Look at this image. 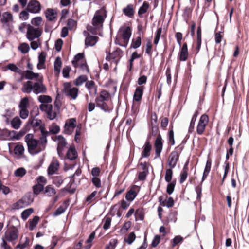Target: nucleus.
Segmentation results:
<instances>
[{
    "instance_id": "46",
    "label": "nucleus",
    "mask_w": 249,
    "mask_h": 249,
    "mask_svg": "<svg viewBox=\"0 0 249 249\" xmlns=\"http://www.w3.org/2000/svg\"><path fill=\"white\" fill-rule=\"evenodd\" d=\"M6 68L8 70H9L13 72L20 73L21 70L14 64L9 63L8 64Z\"/></svg>"
},
{
    "instance_id": "12",
    "label": "nucleus",
    "mask_w": 249,
    "mask_h": 249,
    "mask_svg": "<svg viewBox=\"0 0 249 249\" xmlns=\"http://www.w3.org/2000/svg\"><path fill=\"white\" fill-rule=\"evenodd\" d=\"M27 9L32 13H38L41 9V4L36 0H31L27 5Z\"/></svg>"
},
{
    "instance_id": "63",
    "label": "nucleus",
    "mask_w": 249,
    "mask_h": 249,
    "mask_svg": "<svg viewBox=\"0 0 249 249\" xmlns=\"http://www.w3.org/2000/svg\"><path fill=\"white\" fill-rule=\"evenodd\" d=\"M135 216L136 219L143 220L144 216L142 210L140 209L137 210L135 213Z\"/></svg>"
},
{
    "instance_id": "11",
    "label": "nucleus",
    "mask_w": 249,
    "mask_h": 249,
    "mask_svg": "<svg viewBox=\"0 0 249 249\" xmlns=\"http://www.w3.org/2000/svg\"><path fill=\"white\" fill-rule=\"evenodd\" d=\"M76 126V120L75 118H71L67 120L64 125V131L65 133L70 135L74 131Z\"/></svg>"
},
{
    "instance_id": "3",
    "label": "nucleus",
    "mask_w": 249,
    "mask_h": 249,
    "mask_svg": "<svg viewBox=\"0 0 249 249\" xmlns=\"http://www.w3.org/2000/svg\"><path fill=\"white\" fill-rule=\"evenodd\" d=\"M72 63L74 67L80 68L82 72H89V69L86 61L84 59L83 53H78L75 55Z\"/></svg>"
},
{
    "instance_id": "14",
    "label": "nucleus",
    "mask_w": 249,
    "mask_h": 249,
    "mask_svg": "<svg viewBox=\"0 0 249 249\" xmlns=\"http://www.w3.org/2000/svg\"><path fill=\"white\" fill-rule=\"evenodd\" d=\"M122 52L121 50L117 48L111 53H109L106 56L107 60H112L115 64H117L120 58L122 57Z\"/></svg>"
},
{
    "instance_id": "13",
    "label": "nucleus",
    "mask_w": 249,
    "mask_h": 249,
    "mask_svg": "<svg viewBox=\"0 0 249 249\" xmlns=\"http://www.w3.org/2000/svg\"><path fill=\"white\" fill-rule=\"evenodd\" d=\"M1 22L5 26L10 27L14 22V18L11 13L8 12L3 13L0 19Z\"/></svg>"
},
{
    "instance_id": "18",
    "label": "nucleus",
    "mask_w": 249,
    "mask_h": 249,
    "mask_svg": "<svg viewBox=\"0 0 249 249\" xmlns=\"http://www.w3.org/2000/svg\"><path fill=\"white\" fill-rule=\"evenodd\" d=\"M85 36H87L85 44L86 46H93L97 42L98 37L96 36L89 35L86 31L83 32Z\"/></svg>"
},
{
    "instance_id": "47",
    "label": "nucleus",
    "mask_w": 249,
    "mask_h": 249,
    "mask_svg": "<svg viewBox=\"0 0 249 249\" xmlns=\"http://www.w3.org/2000/svg\"><path fill=\"white\" fill-rule=\"evenodd\" d=\"M136 235L134 232H132L129 234L127 237L124 239V241L128 244H131L135 240Z\"/></svg>"
},
{
    "instance_id": "6",
    "label": "nucleus",
    "mask_w": 249,
    "mask_h": 249,
    "mask_svg": "<svg viewBox=\"0 0 249 249\" xmlns=\"http://www.w3.org/2000/svg\"><path fill=\"white\" fill-rule=\"evenodd\" d=\"M18 237V230L14 227H10L5 232L4 236L2 238L8 242H13L16 240Z\"/></svg>"
},
{
    "instance_id": "28",
    "label": "nucleus",
    "mask_w": 249,
    "mask_h": 249,
    "mask_svg": "<svg viewBox=\"0 0 249 249\" xmlns=\"http://www.w3.org/2000/svg\"><path fill=\"white\" fill-rule=\"evenodd\" d=\"M33 83L31 81H28L25 82L21 89L22 91L28 94L33 91Z\"/></svg>"
},
{
    "instance_id": "7",
    "label": "nucleus",
    "mask_w": 249,
    "mask_h": 249,
    "mask_svg": "<svg viewBox=\"0 0 249 249\" xmlns=\"http://www.w3.org/2000/svg\"><path fill=\"white\" fill-rule=\"evenodd\" d=\"M27 38L30 41L38 38L41 35V31L33 26L27 25Z\"/></svg>"
},
{
    "instance_id": "44",
    "label": "nucleus",
    "mask_w": 249,
    "mask_h": 249,
    "mask_svg": "<svg viewBox=\"0 0 249 249\" xmlns=\"http://www.w3.org/2000/svg\"><path fill=\"white\" fill-rule=\"evenodd\" d=\"M136 193L133 190H130L125 196L126 199L130 201H132L136 197Z\"/></svg>"
},
{
    "instance_id": "10",
    "label": "nucleus",
    "mask_w": 249,
    "mask_h": 249,
    "mask_svg": "<svg viewBox=\"0 0 249 249\" xmlns=\"http://www.w3.org/2000/svg\"><path fill=\"white\" fill-rule=\"evenodd\" d=\"M208 122L209 118L207 115L204 114L201 116L196 127L198 134L201 135L203 133Z\"/></svg>"
},
{
    "instance_id": "57",
    "label": "nucleus",
    "mask_w": 249,
    "mask_h": 249,
    "mask_svg": "<svg viewBox=\"0 0 249 249\" xmlns=\"http://www.w3.org/2000/svg\"><path fill=\"white\" fill-rule=\"evenodd\" d=\"M29 112L27 108H20V116L23 119H25L28 117Z\"/></svg>"
},
{
    "instance_id": "29",
    "label": "nucleus",
    "mask_w": 249,
    "mask_h": 249,
    "mask_svg": "<svg viewBox=\"0 0 249 249\" xmlns=\"http://www.w3.org/2000/svg\"><path fill=\"white\" fill-rule=\"evenodd\" d=\"M59 164L57 161H53L50 165L48 169V173L49 175H53L58 170Z\"/></svg>"
},
{
    "instance_id": "17",
    "label": "nucleus",
    "mask_w": 249,
    "mask_h": 249,
    "mask_svg": "<svg viewBox=\"0 0 249 249\" xmlns=\"http://www.w3.org/2000/svg\"><path fill=\"white\" fill-rule=\"evenodd\" d=\"M32 202V200H30L28 196H24L15 203L13 207L16 209L22 208L28 206Z\"/></svg>"
},
{
    "instance_id": "39",
    "label": "nucleus",
    "mask_w": 249,
    "mask_h": 249,
    "mask_svg": "<svg viewBox=\"0 0 249 249\" xmlns=\"http://www.w3.org/2000/svg\"><path fill=\"white\" fill-rule=\"evenodd\" d=\"M21 124V121L18 117H14L11 121V124L15 129H18Z\"/></svg>"
},
{
    "instance_id": "61",
    "label": "nucleus",
    "mask_w": 249,
    "mask_h": 249,
    "mask_svg": "<svg viewBox=\"0 0 249 249\" xmlns=\"http://www.w3.org/2000/svg\"><path fill=\"white\" fill-rule=\"evenodd\" d=\"M177 220V213L175 212L171 213L168 216L167 222H173L175 223Z\"/></svg>"
},
{
    "instance_id": "36",
    "label": "nucleus",
    "mask_w": 249,
    "mask_h": 249,
    "mask_svg": "<svg viewBox=\"0 0 249 249\" xmlns=\"http://www.w3.org/2000/svg\"><path fill=\"white\" fill-rule=\"evenodd\" d=\"M159 200L161 205L166 206L168 208L172 207L174 205V200L171 197H169L167 201H162V197L160 196L159 198Z\"/></svg>"
},
{
    "instance_id": "8",
    "label": "nucleus",
    "mask_w": 249,
    "mask_h": 249,
    "mask_svg": "<svg viewBox=\"0 0 249 249\" xmlns=\"http://www.w3.org/2000/svg\"><path fill=\"white\" fill-rule=\"evenodd\" d=\"M43 79H40L33 83V92L36 94L45 93L47 92L46 86L43 83Z\"/></svg>"
},
{
    "instance_id": "41",
    "label": "nucleus",
    "mask_w": 249,
    "mask_h": 249,
    "mask_svg": "<svg viewBox=\"0 0 249 249\" xmlns=\"http://www.w3.org/2000/svg\"><path fill=\"white\" fill-rule=\"evenodd\" d=\"M39 220V217L37 216H35L33 219L29 221V229L30 230H33L37 224Z\"/></svg>"
},
{
    "instance_id": "4",
    "label": "nucleus",
    "mask_w": 249,
    "mask_h": 249,
    "mask_svg": "<svg viewBox=\"0 0 249 249\" xmlns=\"http://www.w3.org/2000/svg\"><path fill=\"white\" fill-rule=\"evenodd\" d=\"M119 33L123 40V43L119 42V40L117 39L115 41L116 43L118 44L120 46L126 47L131 35V29L129 27L122 28L120 29Z\"/></svg>"
},
{
    "instance_id": "1",
    "label": "nucleus",
    "mask_w": 249,
    "mask_h": 249,
    "mask_svg": "<svg viewBox=\"0 0 249 249\" xmlns=\"http://www.w3.org/2000/svg\"><path fill=\"white\" fill-rule=\"evenodd\" d=\"M41 136L37 141L32 134H28L25 138V142L28 146L29 152L32 155H35L45 150L47 142V136L48 132L41 128Z\"/></svg>"
},
{
    "instance_id": "21",
    "label": "nucleus",
    "mask_w": 249,
    "mask_h": 249,
    "mask_svg": "<svg viewBox=\"0 0 249 249\" xmlns=\"http://www.w3.org/2000/svg\"><path fill=\"white\" fill-rule=\"evenodd\" d=\"M85 87L88 89L91 96L95 95L97 93V88L93 81H88L85 84Z\"/></svg>"
},
{
    "instance_id": "35",
    "label": "nucleus",
    "mask_w": 249,
    "mask_h": 249,
    "mask_svg": "<svg viewBox=\"0 0 249 249\" xmlns=\"http://www.w3.org/2000/svg\"><path fill=\"white\" fill-rule=\"evenodd\" d=\"M151 149V145L149 142H146L143 146V150L142 153V157H147L149 155Z\"/></svg>"
},
{
    "instance_id": "9",
    "label": "nucleus",
    "mask_w": 249,
    "mask_h": 249,
    "mask_svg": "<svg viewBox=\"0 0 249 249\" xmlns=\"http://www.w3.org/2000/svg\"><path fill=\"white\" fill-rule=\"evenodd\" d=\"M40 109L46 113L48 118L50 120L54 119L56 116V112L54 109L51 104H41Z\"/></svg>"
},
{
    "instance_id": "24",
    "label": "nucleus",
    "mask_w": 249,
    "mask_h": 249,
    "mask_svg": "<svg viewBox=\"0 0 249 249\" xmlns=\"http://www.w3.org/2000/svg\"><path fill=\"white\" fill-rule=\"evenodd\" d=\"M96 105L105 112L110 111L113 109L111 104H109V101L96 103Z\"/></svg>"
},
{
    "instance_id": "50",
    "label": "nucleus",
    "mask_w": 249,
    "mask_h": 249,
    "mask_svg": "<svg viewBox=\"0 0 249 249\" xmlns=\"http://www.w3.org/2000/svg\"><path fill=\"white\" fill-rule=\"evenodd\" d=\"M29 105V99L27 97H24L21 99L19 105L20 108H27Z\"/></svg>"
},
{
    "instance_id": "54",
    "label": "nucleus",
    "mask_w": 249,
    "mask_h": 249,
    "mask_svg": "<svg viewBox=\"0 0 249 249\" xmlns=\"http://www.w3.org/2000/svg\"><path fill=\"white\" fill-rule=\"evenodd\" d=\"M63 182V179L60 176H56L53 178V183L57 186H60Z\"/></svg>"
},
{
    "instance_id": "23",
    "label": "nucleus",
    "mask_w": 249,
    "mask_h": 249,
    "mask_svg": "<svg viewBox=\"0 0 249 249\" xmlns=\"http://www.w3.org/2000/svg\"><path fill=\"white\" fill-rule=\"evenodd\" d=\"M144 88L143 86L138 87L134 92L133 101L139 102L141 100L143 93Z\"/></svg>"
},
{
    "instance_id": "26",
    "label": "nucleus",
    "mask_w": 249,
    "mask_h": 249,
    "mask_svg": "<svg viewBox=\"0 0 249 249\" xmlns=\"http://www.w3.org/2000/svg\"><path fill=\"white\" fill-rule=\"evenodd\" d=\"M188 48L186 43H184L179 53V59L180 61H185L188 57Z\"/></svg>"
},
{
    "instance_id": "19",
    "label": "nucleus",
    "mask_w": 249,
    "mask_h": 249,
    "mask_svg": "<svg viewBox=\"0 0 249 249\" xmlns=\"http://www.w3.org/2000/svg\"><path fill=\"white\" fill-rule=\"evenodd\" d=\"M23 74L27 79L38 80L40 79H43V76L38 73H35L32 71H25L23 72Z\"/></svg>"
},
{
    "instance_id": "58",
    "label": "nucleus",
    "mask_w": 249,
    "mask_h": 249,
    "mask_svg": "<svg viewBox=\"0 0 249 249\" xmlns=\"http://www.w3.org/2000/svg\"><path fill=\"white\" fill-rule=\"evenodd\" d=\"M103 220L105 222L103 225V228L104 230H107L110 226L111 219L110 217H105Z\"/></svg>"
},
{
    "instance_id": "37",
    "label": "nucleus",
    "mask_w": 249,
    "mask_h": 249,
    "mask_svg": "<svg viewBox=\"0 0 249 249\" xmlns=\"http://www.w3.org/2000/svg\"><path fill=\"white\" fill-rule=\"evenodd\" d=\"M62 62L60 57H57L54 63V71L56 74H58L60 71Z\"/></svg>"
},
{
    "instance_id": "60",
    "label": "nucleus",
    "mask_w": 249,
    "mask_h": 249,
    "mask_svg": "<svg viewBox=\"0 0 249 249\" xmlns=\"http://www.w3.org/2000/svg\"><path fill=\"white\" fill-rule=\"evenodd\" d=\"M34 192L35 194H38L43 189V185L38 183L34 186Z\"/></svg>"
},
{
    "instance_id": "31",
    "label": "nucleus",
    "mask_w": 249,
    "mask_h": 249,
    "mask_svg": "<svg viewBox=\"0 0 249 249\" xmlns=\"http://www.w3.org/2000/svg\"><path fill=\"white\" fill-rule=\"evenodd\" d=\"M45 15L46 18L50 21H53L56 18V13L52 9H48Z\"/></svg>"
},
{
    "instance_id": "55",
    "label": "nucleus",
    "mask_w": 249,
    "mask_h": 249,
    "mask_svg": "<svg viewBox=\"0 0 249 249\" xmlns=\"http://www.w3.org/2000/svg\"><path fill=\"white\" fill-rule=\"evenodd\" d=\"M173 172L171 169H167L166 171L165 179L167 182H170L172 178Z\"/></svg>"
},
{
    "instance_id": "42",
    "label": "nucleus",
    "mask_w": 249,
    "mask_h": 249,
    "mask_svg": "<svg viewBox=\"0 0 249 249\" xmlns=\"http://www.w3.org/2000/svg\"><path fill=\"white\" fill-rule=\"evenodd\" d=\"M18 49L23 53H26L29 52L30 47L26 43H22L18 46Z\"/></svg>"
},
{
    "instance_id": "22",
    "label": "nucleus",
    "mask_w": 249,
    "mask_h": 249,
    "mask_svg": "<svg viewBox=\"0 0 249 249\" xmlns=\"http://www.w3.org/2000/svg\"><path fill=\"white\" fill-rule=\"evenodd\" d=\"M110 98V94L109 93L106 91H102L99 96L96 98V103L103 102H108Z\"/></svg>"
},
{
    "instance_id": "30",
    "label": "nucleus",
    "mask_w": 249,
    "mask_h": 249,
    "mask_svg": "<svg viewBox=\"0 0 249 249\" xmlns=\"http://www.w3.org/2000/svg\"><path fill=\"white\" fill-rule=\"evenodd\" d=\"M187 165L188 162H186L184 165L182 169V170L180 173L179 179L180 183H182L183 182H184L188 176V168Z\"/></svg>"
},
{
    "instance_id": "16",
    "label": "nucleus",
    "mask_w": 249,
    "mask_h": 249,
    "mask_svg": "<svg viewBox=\"0 0 249 249\" xmlns=\"http://www.w3.org/2000/svg\"><path fill=\"white\" fill-rule=\"evenodd\" d=\"M178 157L179 153L177 151H174L170 153L168 159V164L171 169L176 166Z\"/></svg>"
},
{
    "instance_id": "34",
    "label": "nucleus",
    "mask_w": 249,
    "mask_h": 249,
    "mask_svg": "<svg viewBox=\"0 0 249 249\" xmlns=\"http://www.w3.org/2000/svg\"><path fill=\"white\" fill-rule=\"evenodd\" d=\"M211 164H212V161L211 159H208L206 162V166L205 167V169L204 171L202 178V181H203L207 176L208 175L211 167Z\"/></svg>"
},
{
    "instance_id": "25",
    "label": "nucleus",
    "mask_w": 249,
    "mask_h": 249,
    "mask_svg": "<svg viewBox=\"0 0 249 249\" xmlns=\"http://www.w3.org/2000/svg\"><path fill=\"white\" fill-rule=\"evenodd\" d=\"M24 152V148L23 146L20 143L17 144L14 149V155L18 158H20L23 156Z\"/></svg>"
},
{
    "instance_id": "48",
    "label": "nucleus",
    "mask_w": 249,
    "mask_h": 249,
    "mask_svg": "<svg viewBox=\"0 0 249 249\" xmlns=\"http://www.w3.org/2000/svg\"><path fill=\"white\" fill-rule=\"evenodd\" d=\"M87 77L86 75H81L76 79L74 84L77 86L81 85L84 82L87 80Z\"/></svg>"
},
{
    "instance_id": "62",
    "label": "nucleus",
    "mask_w": 249,
    "mask_h": 249,
    "mask_svg": "<svg viewBox=\"0 0 249 249\" xmlns=\"http://www.w3.org/2000/svg\"><path fill=\"white\" fill-rule=\"evenodd\" d=\"M160 237L158 235H156L155 236L152 242V246L153 247H156L160 243Z\"/></svg>"
},
{
    "instance_id": "20",
    "label": "nucleus",
    "mask_w": 249,
    "mask_h": 249,
    "mask_svg": "<svg viewBox=\"0 0 249 249\" xmlns=\"http://www.w3.org/2000/svg\"><path fill=\"white\" fill-rule=\"evenodd\" d=\"M155 153L157 157H159L162 149V139L160 135L156 138L155 142Z\"/></svg>"
},
{
    "instance_id": "51",
    "label": "nucleus",
    "mask_w": 249,
    "mask_h": 249,
    "mask_svg": "<svg viewBox=\"0 0 249 249\" xmlns=\"http://www.w3.org/2000/svg\"><path fill=\"white\" fill-rule=\"evenodd\" d=\"M141 44V37L139 36L135 39H133L131 43V47L136 49L140 46Z\"/></svg>"
},
{
    "instance_id": "53",
    "label": "nucleus",
    "mask_w": 249,
    "mask_h": 249,
    "mask_svg": "<svg viewBox=\"0 0 249 249\" xmlns=\"http://www.w3.org/2000/svg\"><path fill=\"white\" fill-rule=\"evenodd\" d=\"M117 244V240L111 239L109 243L106 246L105 249H114Z\"/></svg>"
},
{
    "instance_id": "40",
    "label": "nucleus",
    "mask_w": 249,
    "mask_h": 249,
    "mask_svg": "<svg viewBox=\"0 0 249 249\" xmlns=\"http://www.w3.org/2000/svg\"><path fill=\"white\" fill-rule=\"evenodd\" d=\"M38 100L39 102L42 103V104H49L52 101L51 97L48 95H40L38 97Z\"/></svg>"
},
{
    "instance_id": "64",
    "label": "nucleus",
    "mask_w": 249,
    "mask_h": 249,
    "mask_svg": "<svg viewBox=\"0 0 249 249\" xmlns=\"http://www.w3.org/2000/svg\"><path fill=\"white\" fill-rule=\"evenodd\" d=\"M71 70V68L69 66L64 67L63 69L62 74L63 76L65 78H68L69 76V72Z\"/></svg>"
},
{
    "instance_id": "56",
    "label": "nucleus",
    "mask_w": 249,
    "mask_h": 249,
    "mask_svg": "<svg viewBox=\"0 0 249 249\" xmlns=\"http://www.w3.org/2000/svg\"><path fill=\"white\" fill-rule=\"evenodd\" d=\"M28 12H29L28 11H27L25 10H23V11H21L19 14V18L22 20H26L28 19L29 18V16Z\"/></svg>"
},
{
    "instance_id": "49",
    "label": "nucleus",
    "mask_w": 249,
    "mask_h": 249,
    "mask_svg": "<svg viewBox=\"0 0 249 249\" xmlns=\"http://www.w3.org/2000/svg\"><path fill=\"white\" fill-rule=\"evenodd\" d=\"M26 173V170L23 167H20L15 170L14 175L16 177H22Z\"/></svg>"
},
{
    "instance_id": "15",
    "label": "nucleus",
    "mask_w": 249,
    "mask_h": 249,
    "mask_svg": "<svg viewBox=\"0 0 249 249\" xmlns=\"http://www.w3.org/2000/svg\"><path fill=\"white\" fill-rule=\"evenodd\" d=\"M54 141L57 143V152L60 155L62 154V151L67 144V142L65 138L61 135L56 136Z\"/></svg>"
},
{
    "instance_id": "52",
    "label": "nucleus",
    "mask_w": 249,
    "mask_h": 249,
    "mask_svg": "<svg viewBox=\"0 0 249 249\" xmlns=\"http://www.w3.org/2000/svg\"><path fill=\"white\" fill-rule=\"evenodd\" d=\"M45 193L49 196H52L55 194L56 192L53 188L48 186L45 188Z\"/></svg>"
},
{
    "instance_id": "33",
    "label": "nucleus",
    "mask_w": 249,
    "mask_h": 249,
    "mask_svg": "<svg viewBox=\"0 0 249 249\" xmlns=\"http://www.w3.org/2000/svg\"><path fill=\"white\" fill-rule=\"evenodd\" d=\"M67 157L70 160H74L77 157V153L74 147H71L69 149L67 153Z\"/></svg>"
},
{
    "instance_id": "27",
    "label": "nucleus",
    "mask_w": 249,
    "mask_h": 249,
    "mask_svg": "<svg viewBox=\"0 0 249 249\" xmlns=\"http://www.w3.org/2000/svg\"><path fill=\"white\" fill-rule=\"evenodd\" d=\"M46 53L44 52H41L38 56V63L37 67L38 69H44L45 68L44 63L46 60Z\"/></svg>"
},
{
    "instance_id": "38",
    "label": "nucleus",
    "mask_w": 249,
    "mask_h": 249,
    "mask_svg": "<svg viewBox=\"0 0 249 249\" xmlns=\"http://www.w3.org/2000/svg\"><path fill=\"white\" fill-rule=\"evenodd\" d=\"M149 8V4L147 2L144 1L143 4L139 9L138 15L140 17H142V15L145 13Z\"/></svg>"
},
{
    "instance_id": "2",
    "label": "nucleus",
    "mask_w": 249,
    "mask_h": 249,
    "mask_svg": "<svg viewBox=\"0 0 249 249\" xmlns=\"http://www.w3.org/2000/svg\"><path fill=\"white\" fill-rule=\"evenodd\" d=\"M106 17V11L104 9L96 11L92 19V26H88L87 30L93 34L95 33L96 30L102 26Z\"/></svg>"
},
{
    "instance_id": "5",
    "label": "nucleus",
    "mask_w": 249,
    "mask_h": 249,
    "mask_svg": "<svg viewBox=\"0 0 249 249\" xmlns=\"http://www.w3.org/2000/svg\"><path fill=\"white\" fill-rule=\"evenodd\" d=\"M63 91L66 96L72 99H75L77 96L78 89L75 87H72L70 83H65Z\"/></svg>"
},
{
    "instance_id": "45",
    "label": "nucleus",
    "mask_w": 249,
    "mask_h": 249,
    "mask_svg": "<svg viewBox=\"0 0 249 249\" xmlns=\"http://www.w3.org/2000/svg\"><path fill=\"white\" fill-rule=\"evenodd\" d=\"M34 212L33 209L29 208L24 210L21 213V217L23 220H26Z\"/></svg>"
},
{
    "instance_id": "43",
    "label": "nucleus",
    "mask_w": 249,
    "mask_h": 249,
    "mask_svg": "<svg viewBox=\"0 0 249 249\" xmlns=\"http://www.w3.org/2000/svg\"><path fill=\"white\" fill-rule=\"evenodd\" d=\"M42 23V18L41 17H36L31 20V24L35 26L39 27Z\"/></svg>"
},
{
    "instance_id": "59",
    "label": "nucleus",
    "mask_w": 249,
    "mask_h": 249,
    "mask_svg": "<svg viewBox=\"0 0 249 249\" xmlns=\"http://www.w3.org/2000/svg\"><path fill=\"white\" fill-rule=\"evenodd\" d=\"M49 131L52 133L56 134L59 132L60 127L57 125L53 124L50 127Z\"/></svg>"
},
{
    "instance_id": "32",
    "label": "nucleus",
    "mask_w": 249,
    "mask_h": 249,
    "mask_svg": "<svg viewBox=\"0 0 249 249\" xmlns=\"http://www.w3.org/2000/svg\"><path fill=\"white\" fill-rule=\"evenodd\" d=\"M123 12L126 16L131 18L134 15V8L132 4L128 5L126 7L123 8Z\"/></svg>"
}]
</instances>
